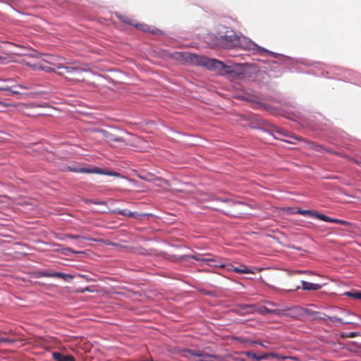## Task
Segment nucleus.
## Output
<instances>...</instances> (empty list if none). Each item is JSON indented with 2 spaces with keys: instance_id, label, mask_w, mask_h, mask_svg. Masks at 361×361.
I'll use <instances>...</instances> for the list:
<instances>
[{
  "instance_id": "nucleus-28",
  "label": "nucleus",
  "mask_w": 361,
  "mask_h": 361,
  "mask_svg": "<svg viewBox=\"0 0 361 361\" xmlns=\"http://www.w3.org/2000/svg\"><path fill=\"white\" fill-rule=\"evenodd\" d=\"M129 214H130V217H133L136 219H140L142 216L146 215L145 214H140V213L135 212H130V213H129Z\"/></svg>"
},
{
  "instance_id": "nucleus-21",
  "label": "nucleus",
  "mask_w": 361,
  "mask_h": 361,
  "mask_svg": "<svg viewBox=\"0 0 361 361\" xmlns=\"http://www.w3.org/2000/svg\"><path fill=\"white\" fill-rule=\"evenodd\" d=\"M345 295L349 296L350 298L361 300V292L360 291H354V292H345Z\"/></svg>"
},
{
  "instance_id": "nucleus-45",
  "label": "nucleus",
  "mask_w": 361,
  "mask_h": 361,
  "mask_svg": "<svg viewBox=\"0 0 361 361\" xmlns=\"http://www.w3.org/2000/svg\"><path fill=\"white\" fill-rule=\"evenodd\" d=\"M297 272H298V273H300V274H302V273H303L304 271H297Z\"/></svg>"
},
{
  "instance_id": "nucleus-5",
  "label": "nucleus",
  "mask_w": 361,
  "mask_h": 361,
  "mask_svg": "<svg viewBox=\"0 0 361 361\" xmlns=\"http://www.w3.org/2000/svg\"><path fill=\"white\" fill-rule=\"evenodd\" d=\"M183 355L186 357H195L197 361H214V359L212 355L196 350H185Z\"/></svg>"
},
{
  "instance_id": "nucleus-27",
  "label": "nucleus",
  "mask_w": 361,
  "mask_h": 361,
  "mask_svg": "<svg viewBox=\"0 0 361 361\" xmlns=\"http://www.w3.org/2000/svg\"><path fill=\"white\" fill-rule=\"evenodd\" d=\"M315 212L314 210H302V209H298L297 211L298 214H302V215H310L311 216H313V214Z\"/></svg>"
},
{
  "instance_id": "nucleus-10",
  "label": "nucleus",
  "mask_w": 361,
  "mask_h": 361,
  "mask_svg": "<svg viewBox=\"0 0 361 361\" xmlns=\"http://www.w3.org/2000/svg\"><path fill=\"white\" fill-rule=\"evenodd\" d=\"M245 355H246L247 357H248L250 358L255 359V360H256L257 361H260V360H267L270 356H278L277 355H276L274 353H264V354H259V355H257L255 353L252 352V351L245 352Z\"/></svg>"
},
{
  "instance_id": "nucleus-26",
  "label": "nucleus",
  "mask_w": 361,
  "mask_h": 361,
  "mask_svg": "<svg viewBox=\"0 0 361 361\" xmlns=\"http://www.w3.org/2000/svg\"><path fill=\"white\" fill-rule=\"evenodd\" d=\"M303 310H304V317L306 316V315H308V316H316L317 314H320L319 312L311 310L310 309L303 308Z\"/></svg>"
},
{
  "instance_id": "nucleus-15",
  "label": "nucleus",
  "mask_w": 361,
  "mask_h": 361,
  "mask_svg": "<svg viewBox=\"0 0 361 361\" xmlns=\"http://www.w3.org/2000/svg\"><path fill=\"white\" fill-rule=\"evenodd\" d=\"M227 269L233 270L238 274H254L251 269L244 265H241L240 267H234L233 265L228 264Z\"/></svg>"
},
{
  "instance_id": "nucleus-36",
  "label": "nucleus",
  "mask_w": 361,
  "mask_h": 361,
  "mask_svg": "<svg viewBox=\"0 0 361 361\" xmlns=\"http://www.w3.org/2000/svg\"><path fill=\"white\" fill-rule=\"evenodd\" d=\"M268 304L272 307H276V304L273 302H268Z\"/></svg>"
},
{
  "instance_id": "nucleus-2",
  "label": "nucleus",
  "mask_w": 361,
  "mask_h": 361,
  "mask_svg": "<svg viewBox=\"0 0 361 361\" xmlns=\"http://www.w3.org/2000/svg\"><path fill=\"white\" fill-rule=\"evenodd\" d=\"M237 47L251 51L253 54H259L262 56L267 54L274 58H276L278 55V54L257 45L252 40L243 36L239 37V43H238Z\"/></svg>"
},
{
  "instance_id": "nucleus-33",
  "label": "nucleus",
  "mask_w": 361,
  "mask_h": 361,
  "mask_svg": "<svg viewBox=\"0 0 361 361\" xmlns=\"http://www.w3.org/2000/svg\"><path fill=\"white\" fill-rule=\"evenodd\" d=\"M118 18H120L122 21L128 23V24H132L130 20L128 19L127 18H121V16H117Z\"/></svg>"
},
{
  "instance_id": "nucleus-23",
  "label": "nucleus",
  "mask_w": 361,
  "mask_h": 361,
  "mask_svg": "<svg viewBox=\"0 0 361 361\" xmlns=\"http://www.w3.org/2000/svg\"><path fill=\"white\" fill-rule=\"evenodd\" d=\"M57 278H61V279H63L65 281H68L70 279H72L73 278V276L68 274H64V273L58 271Z\"/></svg>"
},
{
  "instance_id": "nucleus-35",
  "label": "nucleus",
  "mask_w": 361,
  "mask_h": 361,
  "mask_svg": "<svg viewBox=\"0 0 361 361\" xmlns=\"http://www.w3.org/2000/svg\"><path fill=\"white\" fill-rule=\"evenodd\" d=\"M357 335V332H350L348 336L349 338H354Z\"/></svg>"
},
{
  "instance_id": "nucleus-32",
  "label": "nucleus",
  "mask_w": 361,
  "mask_h": 361,
  "mask_svg": "<svg viewBox=\"0 0 361 361\" xmlns=\"http://www.w3.org/2000/svg\"><path fill=\"white\" fill-rule=\"evenodd\" d=\"M221 212H223L224 214H226L227 216H233V217H239L242 215V214H229L228 212H226L223 210H221Z\"/></svg>"
},
{
  "instance_id": "nucleus-34",
  "label": "nucleus",
  "mask_w": 361,
  "mask_h": 361,
  "mask_svg": "<svg viewBox=\"0 0 361 361\" xmlns=\"http://www.w3.org/2000/svg\"><path fill=\"white\" fill-rule=\"evenodd\" d=\"M15 85H16L15 87H19V88L23 89V90H27L28 89V87L27 86L23 85H17V84L15 83Z\"/></svg>"
},
{
  "instance_id": "nucleus-22",
  "label": "nucleus",
  "mask_w": 361,
  "mask_h": 361,
  "mask_svg": "<svg viewBox=\"0 0 361 361\" xmlns=\"http://www.w3.org/2000/svg\"><path fill=\"white\" fill-rule=\"evenodd\" d=\"M217 201H220L222 202L228 203L230 206L235 205V204H243L241 202H235L230 199H223V198H217Z\"/></svg>"
},
{
  "instance_id": "nucleus-12",
  "label": "nucleus",
  "mask_w": 361,
  "mask_h": 361,
  "mask_svg": "<svg viewBox=\"0 0 361 361\" xmlns=\"http://www.w3.org/2000/svg\"><path fill=\"white\" fill-rule=\"evenodd\" d=\"M259 312L262 314H271L276 316H282L283 310L281 309H269L267 307H261Z\"/></svg>"
},
{
  "instance_id": "nucleus-38",
  "label": "nucleus",
  "mask_w": 361,
  "mask_h": 361,
  "mask_svg": "<svg viewBox=\"0 0 361 361\" xmlns=\"http://www.w3.org/2000/svg\"><path fill=\"white\" fill-rule=\"evenodd\" d=\"M70 170L71 171L78 172V168H74V169L70 168Z\"/></svg>"
},
{
  "instance_id": "nucleus-39",
  "label": "nucleus",
  "mask_w": 361,
  "mask_h": 361,
  "mask_svg": "<svg viewBox=\"0 0 361 361\" xmlns=\"http://www.w3.org/2000/svg\"><path fill=\"white\" fill-rule=\"evenodd\" d=\"M50 61H49V63H52V61L55 59L54 56H49Z\"/></svg>"
},
{
  "instance_id": "nucleus-24",
  "label": "nucleus",
  "mask_w": 361,
  "mask_h": 361,
  "mask_svg": "<svg viewBox=\"0 0 361 361\" xmlns=\"http://www.w3.org/2000/svg\"><path fill=\"white\" fill-rule=\"evenodd\" d=\"M135 27L144 32H154V30H151L149 29V27L146 24H137L135 25Z\"/></svg>"
},
{
  "instance_id": "nucleus-43",
  "label": "nucleus",
  "mask_w": 361,
  "mask_h": 361,
  "mask_svg": "<svg viewBox=\"0 0 361 361\" xmlns=\"http://www.w3.org/2000/svg\"><path fill=\"white\" fill-rule=\"evenodd\" d=\"M257 343L258 345H262V346L264 347V345H263V343H260V342H257Z\"/></svg>"
},
{
  "instance_id": "nucleus-13",
  "label": "nucleus",
  "mask_w": 361,
  "mask_h": 361,
  "mask_svg": "<svg viewBox=\"0 0 361 361\" xmlns=\"http://www.w3.org/2000/svg\"><path fill=\"white\" fill-rule=\"evenodd\" d=\"M102 133H103L104 137H105L106 142H108L109 143H113L115 142H125V140L123 138H122L121 137L115 136L105 130H102Z\"/></svg>"
},
{
  "instance_id": "nucleus-44",
  "label": "nucleus",
  "mask_w": 361,
  "mask_h": 361,
  "mask_svg": "<svg viewBox=\"0 0 361 361\" xmlns=\"http://www.w3.org/2000/svg\"><path fill=\"white\" fill-rule=\"evenodd\" d=\"M276 132L277 133H279V134H281V130H277Z\"/></svg>"
},
{
  "instance_id": "nucleus-4",
  "label": "nucleus",
  "mask_w": 361,
  "mask_h": 361,
  "mask_svg": "<svg viewBox=\"0 0 361 361\" xmlns=\"http://www.w3.org/2000/svg\"><path fill=\"white\" fill-rule=\"evenodd\" d=\"M220 45L225 49L237 47L239 43V37L233 30H226L225 35H220L218 38Z\"/></svg>"
},
{
  "instance_id": "nucleus-20",
  "label": "nucleus",
  "mask_w": 361,
  "mask_h": 361,
  "mask_svg": "<svg viewBox=\"0 0 361 361\" xmlns=\"http://www.w3.org/2000/svg\"><path fill=\"white\" fill-rule=\"evenodd\" d=\"M328 319H329L332 322H339L343 324H348L353 323L352 322L350 321H343L342 319L336 316L328 317Z\"/></svg>"
},
{
  "instance_id": "nucleus-31",
  "label": "nucleus",
  "mask_w": 361,
  "mask_h": 361,
  "mask_svg": "<svg viewBox=\"0 0 361 361\" xmlns=\"http://www.w3.org/2000/svg\"><path fill=\"white\" fill-rule=\"evenodd\" d=\"M319 316H317L316 318L318 319H320V320H325L326 319H328V317L327 315L324 314H318Z\"/></svg>"
},
{
  "instance_id": "nucleus-17",
  "label": "nucleus",
  "mask_w": 361,
  "mask_h": 361,
  "mask_svg": "<svg viewBox=\"0 0 361 361\" xmlns=\"http://www.w3.org/2000/svg\"><path fill=\"white\" fill-rule=\"evenodd\" d=\"M32 68L34 70H41V71H44L45 72H51L54 71V69L51 67V66H42L39 63H35L32 66Z\"/></svg>"
},
{
  "instance_id": "nucleus-1",
  "label": "nucleus",
  "mask_w": 361,
  "mask_h": 361,
  "mask_svg": "<svg viewBox=\"0 0 361 361\" xmlns=\"http://www.w3.org/2000/svg\"><path fill=\"white\" fill-rule=\"evenodd\" d=\"M187 59L192 65L204 67L233 79H240L244 76L245 69L240 63L228 66L216 59H209L195 54H190Z\"/></svg>"
},
{
  "instance_id": "nucleus-8",
  "label": "nucleus",
  "mask_w": 361,
  "mask_h": 361,
  "mask_svg": "<svg viewBox=\"0 0 361 361\" xmlns=\"http://www.w3.org/2000/svg\"><path fill=\"white\" fill-rule=\"evenodd\" d=\"M15 87V81L12 78H0V90L8 92L9 94H18V91L13 90Z\"/></svg>"
},
{
  "instance_id": "nucleus-14",
  "label": "nucleus",
  "mask_w": 361,
  "mask_h": 361,
  "mask_svg": "<svg viewBox=\"0 0 361 361\" xmlns=\"http://www.w3.org/2000/svg\"><path fill=\"white\" fill-rule=\"evenodd\" d=\"M301 283L302 288L304 290H317L322 288V286L319 283H314L305 281H302Z\"/></svg>"
},
{
  "instance_id": "nucleus-25",
  "label": "nucleus",
  "mask_w": 361,
  "mask_h": 361,
  "mask_svg": "<svg viewBox=\"0 0 361 361\" xmlns=\"http://www.w3.org/2000/svg\"><path fill=\"white\" fill-rule=\"evenodd\" d=\"M114 212L115 214H121V215H123V216H129L130 217V211L128 210V209H115L114 211Z\"/></svg>"
},
{
  "instance_id": "nucleus-19",
  "label": "nucleus",
  "mask_w": 361,
  "mask_h": 361,
  "mask_svg": "<svg viewBox=\"0 0 361 361\" xmlns=\"http://www.w3.org/2000/svg\"><path fill=\"white\" fill-rule=\"evenodd\" d=\"M313 217H315V218H317L318 219H320V220L326 221V222H330V220H331V217H329V216H326L325 214L318 213L316 211L313 214Z\"/></svg>"
},
{
  "instance_id": "nucleus-18",
  "label": "nucleus",
  "mask_w": 361,
  "mask_h": 361,
  "mask_svg": "<svg viewBox=\"0 0 361 361\" xmlns=\"http://www.w3.org/2000/svg\"><path fill=\"white\" fill-rule=\"evenodd\" d=\"M39 276L42 277L57 278L58 271H49L44 270L39 273Z\"/></svg>"
},
{
  "instance_id": "nucleus-41",
  "label": "nucleus",
  "mask_w": 361,
  "mask_h": 361,
  "mask_svg": "<svg viewBox=\"0 0 361 361\" xmlns=\"http://www.w3.org/2000/svg\"><path fill=\"white\" fill-rule=\"evenodd\" d=\"M299 288H300V286H297L295 288V290H298ZM293 290H295V289H293V290H287L286 291L290 292V291H293Z\"/></svg>"
},
{
  "instance_id": "nucleus-6",
  "label": "nucleus",
  "mask_w": 361,
  "mask_h": 361,
  "mask_svg": "<svg viewBox=\"0 0 361 361\" xmlns=\"http://www.w3.org/2000/svg\"><path fill=\"white\" fill-rule=\"evenodd\" d=\"M78 172L83 173L102 174V175H106V176H115V177L121 176V175L116 171H108L104 169L99 168V167H91V168L80 167V168H78Z\"/></svg>"
},
{
  "instance_id": "nucleus-16",
  "label": "nucleus",
  "mask_w": 361,
  "mask_h": 361,
  "mask_svg": "<svg viewBox=\"0 0 361 361\" xmlns=\"http://www.w3.org/2000/svg\"><path fill=\"white\" fill-rule=\"evenodd\" d=\"M182 259L188 260L189 259H193L197 261L201 262L204 264V260L208 259V258L202 257L201 254H196L193 255H185L181 257Z\"/></svg>"
},
{
  "instance_id": "nucleus-11",
  "label": "nucleus",
  "mask_w": 361,
  "mask_h": 361,
  "mask_svg": "<svg viewBox=\"0 0 361 361\" xmlns=\"http://www.w3.org/2000/svg\"><path fill=\"white\" fill-rule=\"evenodd\" d=\"M52 357L56 361H75L73 356L57 351L52 353Z\"/></svg>"
},
{
  "instance_id": "nucleus-29",
  "label": "nucleus",
  "mask_w": 361,
  "mask_h": 361,
  "mask_svg": "<svg viewBox=\"0 0 361 361\" xmlns=\"http://www.w3.org/2000/svg\"><path fill=\"white\" fill-rule=\"evenodd\" d=\"M330 222L331 223H336V224H342V225H348L349 224L346 221L338 219H334V218H331Z\"/></svg>"
},
{
  "instance_id": "nucleus-40",
  "label": "nucleus",
  "mask_w": 361,
  "mask_h": 361,
  "mask_svg": "<svg viewBox=\"0 0 361 361\" xmlns=\"http://www.w3.org/2000/svg\"><path fill=\"white\" fill-rule=\"evenodd\" d=\"M353 162H355V163L356 164H357V165L361 166V162H360V161H356V160L353 159Z\"/></svg>"
},
{
  "instance_id": "nucleus-37",
  "label": "nucleus",
  "mask_w": 361,
  "mask_h": 361,
  "mask_svg": "<svg viewBox=\"0 0 361 361\" xmlns=\"http://www.w3.org/2000/svg\"><path fill=\"white\" fill-rule=\"evenodd\" d=\"M276 355V353H275ZM278 356H274L277 359H283L284 357L279 354H277Z\"/></svg>"
},
{
  "instance_id": "nucleus-7",
  "label": "nucleus",
  "mask_w": 361,
  "mask_h": 361,
  "mask_svg": "<svg viewBox=\"0 0 361 361\" xmlns=\"http://www.w3.org/2000/svg\"><path fill=\"white\" fill-rule=\"evenodd\" d=\"M282 310H283L282 315L288 316L298 320H301L304 318V310L302 307L294 306L290 308L286 307Z\"/></svg>"
},
{
  "instance_id": "nucleus-42",
  "label": "nucleus",
  "mask_w": 361,
  "mask_h": 361,
  "mask_svg": "<svg viewBox=\"0 0 361 361\" xmlns=\"http://www.w3.org/2000/svg\"><path fill=\"white\" fill-rule=\"evenodd\" d=\"M8 339H6V338H3L1 340V342H5V341H8Z\"/></svg>"
},
{
  "instance_id": "nucleus-30",
  "label": "nucleus",
  "mask_w": 361,
  "mask_h": 361,
  "mask_svg": "<svg viewBox=\"0 0 361 361\" xmlns=\"http://www.w3.org/2000/svg\"><path fill=\"white\" fill-rule=\"evenodd\" d=\"M65 238H70V239H75V240H80V239L82 238L80 235H73V234H67V235H66Z\"/></svg>"
},
{
  "instance_id": "nucleus-3",
  "label": "nucleus",
  "mask_w": 361,
  "mask_h": 361,
  "mask_svg": "<svg viewBox=\"0 0 361 361\" xmlns=\"http://www.w3.org/2000/svg\"><path fill=\"white\" fill-rule=\"evenodd\" d=\"M58 69L63 70L62 71L58 72V74L60 75L65 76L68 78L66 75L77 76L75 79L78 80H80V75L84 71H87V70L84 68H81L78 66L76 63H68L66 62L65 64L62 63H56L55 64Z\"/></svg>"
},
{
  "instance_id": "nucleus-9",
  "label": "nucleus",
  "mask_w": 361,
  "mask_h": 361,
  "mask_svg": "<svg viewBox=\"0 0 361 361\" xmlns=\"http://www.w3.org/2000/svg\"><path fill=\"white\" fill-rule=\"evenodd\" d=\"M204 264L215 268L221 267L227 269L228 267V264L226 263L220 258H208V259L204 260Z\"/></svg>"
}]
</instances>
